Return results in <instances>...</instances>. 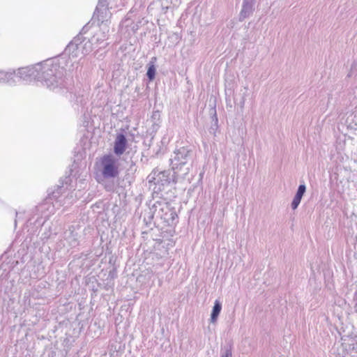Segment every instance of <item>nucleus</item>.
Returning <instances> with one entry per match:
<instances>
[{
    "label": "nucleus",
    "mask_w": 357,
    "mask_h": 357,
    "mask_svg": "<svg viewBox=\"0 0 357 357\" xmlns=\"http://www.w3.org/2000/svg\"><path fill=\"white\" fill-rule=\"evenodd\" d=\"M66 58L58 56L38 63L39 78L44 86L55 92L64 87V75L68 70Z\"/></svg>",
    "instance_id": "1"
},
{
    "label": "nucleus",
    "mask_w": 357,
    "mask_h": 357,
    "mask_svg": "<svg viewBox=\"0 0 357 357\" xmlns=\"http://www.w3.org/2000/svg\"><path fill=\"white\" fill-rule=\"evenodd\" d=\"M73 192H68L63 186H58L51 193H49L45 199L36 207L35 213L39 217L47 220L49 217L54 214L56 208H59L61 206L70 205L73 203Z\"/></svg>",
    "instance_id": "2"
},
{
    "label": "nucleus",
    "mask_w": 357,
    "mask_h": 357,
    "mask_svg": "<svg viewBox=\"0 0 357 357\" xmlns=\"http://www.w3.org/2000/svg\"><path fill=\"white\" fill-rule=\"evenodd\" d=\"M195 158L193 149L190 146L176 149L170 158V166L174 174L185 176L192 167Z\"/></svg>",
    "instance_id": "3"
},
{
    "label": "nucleus",
    "mask_w": 357,
    "mask_h": 357,
    "mask_svg": "<svg viewBox=\"0 0 357 357\" xmlns=\"http://www.w3.org/2000/svg\"><path fill=\"white\" fill-rule=\"evenodd\" d=\"M83 42V36L81 34L77 35L73 38V40L68 45L64 50V53L61 56L65 58L66 56H68L69 59L66 61L68 64V71L73 72L77 70L79 66V62L73 61V59H76L82 56L81 48L79 45Z\"/></svg>",
    "instance_id": "4"
},
{
    "label": "nucleus",
    "mask_w": 357,
    "mask_h": 357,
    "mask_svg": "<svg viewBox=\"0 0 357 357\" xmlns=\"http://www.w3.org/2000/svg\"><path fill=\"white\" fill-rule=\"evenodd\" d=\"M100 167L105 178H114L119 174V160L112 154L105 155L100 158Z\"/></svg>",
    "instance_id": "5"
},
{
    "label": "nucleus",
    "mask_w": 357,
    "mask_h": 357,
    "mask_svg": "<svg viewBox=\"0 0 357 357\" xmlns=\"http://www.w3.org/2000/svg\"><path fill=\"white\" fill-rule=\"evenodd\" d=\"M38 63L17 69H10L11 72H14L13 86H15L17 83L21 80L26 82H31L32 80L40 81L39 78V70L38 68Z\"/></svg>",
    "instance_id": "6"
},
{
    "label": "nucleus",
    "mask_w": 357,
    "mask_h": 357,
    "mask_svg": "<svg viewBox=\"0 0 357 357\" xmlns=\"http://www.w3.org/2000/svg\"><path fill=\"white\" fill-rule=\"evenodd\" d=\"M153 208H154V215L163 220L169 225H173L178 218L175 209L166 202H156Z\"/></svg>",
    "instance_id": "7"
},
{
    "label": "nucleus",
    "mask_w": 357,
    "mask_h": 357,
    "mask_svg": "<svg viewBox=\"0 0 357 357\" xmlns=\"http://www.w3.org/2000/svg\"><path fill=\"white\" fill-rule=\"evenodd\" d=\"M174 174H172L169 170H165L162 172H153L149 176V182H153L155 185V188L158 187V190H163L165 187L169 185L172 181H174Z\"/></svg>",
    "instance_id": "8"
},
{
    "label": "nucleus",
    "mask_w": 357,
    "mask_h": 357,
    "mask_svg": "<svg viewBox=\"0 0 357 357\" xmlns=\"http://www.w3.org/2000/svg\"><path fill=\"white\" fill-rule=\"evenodd\" d=\"M109 9H111L110 7L107 6L105 1H98L96 9V14L98 21H100L102 23L107 21L112 15Z\"/></svg>",
    "instance_id": "9"
},
{
    "label": "nucleus",
    "mask_w": 357,
    "mask_h": 357,
    "mask_svg": "<svg viewBox=\"0 0 357 357\" xmlns=\"http://www.w3.org/2000/svg\"><path fill=\"white\" fill-rule=\"evenodd\" d=\"M127 144L126 136L122 133L117 134L114 144V153L118 156L121 155L127 148Z\"/></svg>",
    "instance_id": "10"
},
{
    "label": "nucleus",
    "mask_w": 357,
    "mask_h": 357,
    "mask_svg": "<svg viewBox=\"0 0 357 357\" xmlns=\"http://www.w3.org/2000/svg\"><path fill=\"white\" fill-rule=\"evenodd\" d=\"M255 1L253 0H243L242 8L239 14V20L243 21L252 15L254 12V6Z\"/></svg>",
    "instance_id": "11"
},
{
    "label": "nucleus",
    "mask_w": 357,
    "mask_h": 357,
    "mask_svg": "<svg viewBox=\"0 0 357 357\" xmlns=\"http://www.w3.org/2000/svg\"><path fill=\"white\" fill-rule=\"evenodd\" d=\"M107 32H108V29L105 28V30L101 31L96 33L91 38V40L93 41V43L94 44L101 45V46H100V48L106 47L107 43L105 41L108 38V36L107 34Z\"/></svg>",
    "instance_id": "12"
},
{
    "label": "nucleus",
    "mask_w": 357,
    "mask_h": 357,
    "mask_svg": "<svg viewBox=\"0 0 357 357\" xmlns=\"http://www.w3.org/2000/svg\"><path fill=\"white\" fill-rule=\"evenodd\" d=\"M306 191V186L305 184H301L297 190V192L293 199L291 206L293 210L298 208L301 203V199Z\"/></svg>",
    "instance_id": "13"
},
{
    "label": "nucleus",
    "mask_w": 357,
    "mask_h": 357,
    "mask_svg": "<svg viewBox=\"0 0 357 357\" xmlns=\"http://www.w3.org/2000/svg\"><path fill=\"white\" fill-rule=\"evenodd\" d=\"M14 72H11L10 69L3 70L0 69V84H6L13 86Z\"/></svg>",
    "instance_id": "14"
},
{
    "label": "nucleus",
    "mask_w": 357,
    "mask_h": 357,
    "mask_svg": "<svg viewBox=\"0 0 357 357\" xmlns=\"http://www.w3.org/2000/svg\"><path fill=\"white\" fill-rule=\"evenodd\" d=\"M65 241H66L70 247H76L77 245H78L77 234L70 229L69 231H66Z\"/></svg>",
    "instance_id": "15"
},
{
    "label": "nucleus",
    "mask_w": 357,
    "mask_h": 357,
    "mask_svg": "<svg viewBox=\"0 0 357 357\" xmlns=\"http://www.w3.org/2000/svg\"><path fill=\"white\" fill-rule=\"evenodd\" d=\"M222 310V304L218 300H215L211 314V322L215 323Z\"/></svg>",
    "instance_id": "16"
},
{
    "label": "nucleus",
    "mask_w": 357,
    "mask_h": 357,
    "mask_svg": "<svg viewBox=\"0 0 357 357\" xmlns=\"http://www.w3.org/2000/svg\"><path fill=\"white\" fill-rule=\"evenodd\" d=\"M94 43L91 40H85L83 38V42L79 45L81 48V54L82 56H84L85 55L88 54L89 52H91L93 50V45Z\"/></svg>",
    "instance_id": "17"
},
{
    "label": "nucleus",
    "mask_w": 357,
    "mask_h": 357,
    "mask_svg": "<svg viewBox=\"0 0 357 357\" xmlns=\"http://www.w3.org/2000/svg\"><path fill=\"white\" fill-rule=\"evenodd\" d=\"M148 66H149V67H148L146 75H147L150 81H152L155 78L156 69H155L153 62H152V61H151Z\"/></svg>",
    "instance_id": "18"
},
{
    "label": "nucleus",
    "mask_w": 357,
    "mask_h": 357,
    "mask_svg": "<svg viewBox=\"0 0 357 357\" xmlns=\"http://www.w3.org/2000/svg\"><path fill=\"white\" fill-rule=\"evenodd\" d=\"M221 357H232V352H231V349L229 348V349H227L225 351V354H223Z\"/></svg>",
    "instance_id": "19"
},
{
    "label": "nucleus",
    "mask_w": 357,
    "mask_h": 357,
    "mask_svg": "<svg viewBox=\"0 0 357 357\" xmlns=\"http://www.w3.org/2000/svg\"><path fill=\"white\" fill-rule=\"evenodd\" d=\"M245 101V94H243L241 100L238 103V105H239V107H241V109H243V107H244Z\"/></svg>",
    "instance_id": "20"
},
{
    "label": "nucleus",
    "mask_w": 357,
    "mask_h": 357,
    "mask_svg": "<svg viewBox=\"0 0 357 357\" xmlns=\"http://www.w3.org/2000/svg\"><path fill=\"white\" fill-rule=\"evenodd\" d=\"M160 116V114H159V113L158 112H154L153 114V118H156V116Z\"/></svg>",
    "instance_id": "21"
},
{
    "label": "nucleus",
    "mask_w": 357,
    "mask_h": 357,
    "mask_svg": "<svg viewBox=\"0 0 357 357\" xmlns=\"http://www.w3.org/2000/svg\"><path fill=\"white\" fill-rule=\"evenodd\" d=\"M16 225H17V220L15 219V225L16 226Z\"/></svg>",
    "instance_id": "22"
}]
</instances>
